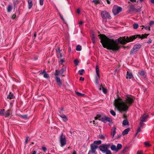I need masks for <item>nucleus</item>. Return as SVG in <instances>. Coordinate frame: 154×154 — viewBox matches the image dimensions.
Listing matches in <instances>:
<instances>
[{
	"label": "nucleus",
	"instance_id": "603ef678",
	"mask_svg": "<svg viewBox=\"0 0 154 154\" xmlns=\"http://www.w3.org/2000/svg\"><path fill=\"white\" fill-rule=\"evenodd\" d=\"M16 15L15 14H13L11 18L12 19H14L16 18Z\"/></svg>",
	"mask_w": 154,
	"mask_h": 154
},
{
	"label": "nucleus",
	"instance_id": "412c9836",
	"mask_svg": "<svg viewBox=\"0 0 154 154\" xmlns=\"http://www.w3.org/2000/svg\"><path fill=\"white\" fill-rule=\"evenodd\" d=\"M129 10L131 11H137V10L134 8V5H132L129 6Z\"/></svg>",
	"mask_w": 154,
	"mask_h": 154
},
{
	"label": "nucleus",
	"instance_id": "0eeeda50",
	"mask_svg": "<svg viewBox=\"0 0 154 154\" xmlns=\"http://www.w3.org/2000/svg\"><path fill=\"white\" fill-rule=\"evenodd\" d=\"M98 146L95 145L94 144H92L91 145L90 148L91 150L89 151L92 154L95 153L97 149L98 148Z\"/></svg>",
	"mask_w": 154,
	"mask_h": 154
},
{
	"label": "nucleus",
	"instance_id": "72a5a7b5",
	"mask_svg": "<svg viewBox=\"0 0 154 154\" xmlns=\"http://www.w3.org/2000/svg\"><path fill=\"white\" fill-rule=\"evenodd\" d=\"M66 69L64 68H62L60 70H59L60 73V74H62L64 71L66 70Z\"/></svg>",
	"mask_w": 154,
	"mask_h": 154
},
{
	"label": "nucleus",
	"instance_id": "aec40b11",
	"mask_svg": "<svg viewBox=\"0 0 154 154\" xmlns=\"http://www.w3.org/2000/svg\"><path fill=\"white\" fill-rule=\"evenodd\" d=\"M95 69L97 76L99 77H100L99 67L98 65L96 66Z\"/></svg>",
	"mask_w": 154,
	"mask_h": 154
},
{
	"label": "nucleus",
	"instance_id": "a19ab883",
	"mask_svg": "<svg viewBox=\"0 0 154 154\" xmlns=\"http://www.w3.org/2000/svg\"><path fill=\"white\" fill-rule=\"evenodd\" d=\"M79 61L77 59L74 60V63L76 66H77L79 64Z\"/></svg>",
	"mask_w": 154,
	"mask_h": 154
},
{
	"label": "nucleus",
	"instance_id": "dca6fc26",
	"mask_svg": "<svg viewBox=\"0 0 154 154\" xmlns=\"http://www.w3.org/2000/svg\"><path fill=\"white\" fill-rule=\"evenodd\" d=\"M130 130V129L129 128H127L122 133V134L123 136H124L126 134H128V132Z\"/></svg>",
	"mask_w": 154,
	"mask_h": 154
},
{
	"label": "nucleus",
	"instance_id": "bf43d9fd",
	"mask_svg": "<svg viewBox=\"0 0 154 154\" xmlns=\"http://www.w3.org/2000/svg\"><path fill=\"white\" fill-rule=\"evenodd\" d=\"M141 27H143L144 29L146 30H147L148 29V27L147 26H142Z\"/></svg>",
	"mask_w": 154,
	"mask_h": 154
},
{
	"label": "nucleus",
	"instance_id": "e2e57ef3",
	"mask_svg": "<svg viewBox=\"0 0 154 154\" xmlns=\"http://www.w3.org/2000/svg\"><path fill=\"white\" fill-rule=\"evenodd\" d=\"M76 12L78 14H79L80 13V9L79 8L78 9Z\"/></svg>",
	"mask_w": 154,
	"mask_h": 154
},
{
	"label": "nucleus",
	"instance_id": "393cba45",
	"mask_svg": "<svg viewBox=\"0 0 154 154\" xmlns=\"http://www.w3.org/2000/svg\"><path fill=\"white\" fill-rule=\"evenodd\" d=\"M12 9V7L11 5H9L7 8V11L8 12H10Z\"/></svg>",
	"mask_w": 154,
	"mask_h": 154
},
{
	"label": "nucleus",
	"instance_id": "8fccbe9b",
	"mask_svg": "<svg viewBox=\"0 0 154 154\" xmlns=\"http://www.w3.org/2000/svg\"><path fill=\"white\" fill-rule=\"evenodd\" d=\"M100 138L102 139H103L105 138L104 136L103 135H100Z\"/></svg>",
	"mask_w": 154,
	"mask_h": 154
},
{
	"label": "nucleus",
	"instance_id": "4468645a",
	"mask_svg": "<svg viewBox=\"0 0 154 154\" xmlns=\"http://www.w3.org/2000/svg\"><path fill=\"white\" fill-rule=\"evenodd\" d=\"M133 77L132 74L131 72L127 71V72L126 78L131 79Z\"/></svg>",
	"mask_w": 154,
	"mask_h": 154
},
{
	"label": "nucleus",
	"instance_id": "20e7f679",
	"mask_svg": "<svg viewBox=\"0 0 154 154\" xmlns=\"http://www.w3.org/2000/svg\"><path fill=\"white\" fill-rule=\"evenodd\" d=\"M59 140L60 143V146L63 147L66 144V139L65 136L62 133L60 137Z\"/></svg>",
	"mask_w": 154,
	"mask_h": 154
},
{
	"label": "nucleus",
	"instance_id": "c85d7f7f",
	"mask_svg": "<svg viewBox=\"0 0 154 154\" xmlns=\"http://www.w3.org/2000/svg\"><path fill=\"white\" fill-rule=\"evenodd\" d=\"M135 50L133 48V49L131 50L130 53V54H134L135 53H136L137 51V50Z\"/></svg>",
	"mask_w": 154,
	"mask_h": 154
},
{
	"label": "nucleus",
	"instance_id": "338daca9",
	"mask_svg": "<svg viewBox=\"0 0 154 154\" xmlns=\"http://www.w3.org/2000/svg\"><path fill=\"white\" fill-rule=\"evenodd\" d=\"M102 87H103V85L102 84H101L100 85V87L99 88V89L100 90H101L102 89Z\"/></svg>",
	"mask_w": 154,
	"mask_h": 154
},
{
	"label": "nucleus",
	"instance_id": "473e14b6",
	"mask_svg": "<svg viewBox=\"0 0 154 154\" xmlns=\"http://www.w3.org/2000/svg\"><path fill=\"white\" fill-rule=\"evenodd\" d=\"M138 25L136 23H134L133 25V27L134 29H137L138 28Z\"/></svg>",
	"mask_w": 154,
	"mask_h": 154
},
{
	"label": "nucleus",
	"instance_id": "58836bf2",
	"mask_svg": "<svg viewBox=\"0 0 154 154\" xmlns=\"http://www.w3.org/2000/svg\"><path fill=\"white\" fill-rule=\"evenodd\" d=\"M57 55H58V54L60 55V57H62V55L61 53H60V48H59L58 49V50L57 51Z\"/></svg>",
	"mask_w": 154,
	"mask_h": 154
},
{
	"label": "nucleus",
	"instance_id": "2eb2a0df",
	"mask_svg": "<svg viewBox=\"0 0 154 154\" xmlns=\"http://www.w3.org/2000/svg\"><path fill=\"white\" fill-rule=\"evenodd\" d=\"M141 47V45L139 44H137V45H135L133 48L135 50H137V51Z\"/></svg>",
	"mask_w": 154,
	"mask_h": 154
},
{
	"label": "nucleus",
	"instance_id": "f257e3e1",
	"mask_svg": "<svg viewBox=\"0 0 154 154\" xmlns=\"http://www.w3.org/2000/svg\"><path fill=\"white\" fill-rule=\"evenodd\" d=\"M149 35V34L145 33L141 36L140 35H136L120 37L117 39L115 40L108 38L105 35L100 34L98 36L100 40V42L103 47L107 49L111 50L114 51H118L120 48L119 46V44L125 45L127 43L133 41L137 38L141 39L146 38Z\"/></svg>",
	"mask_w": 154,
	"mask_h": 154
},
{
	"label": "nucleus",
	"instance_id": "864d4df0",
	"mask_svg": "<svg viewBox=\"0 0 154 154\" xmlns=\"http://www.w3.org/2000/svg\"><path fill=\"white\" fill-rule=\"evenodd\" d=\"M46 73V72L45 71V70H44L42 72L40 73V75H42L43 74H45Z\"/></svg>",
	"mask_w": 154,
	"mask_h": 154
},
{
	"label": "nucleus",
	"instance_id": "a18cd8bd",
	"mask_svg": "<svg viewBox=\"0 0 154 154\" xmlns=\"http://www.w3.org/2000/svg\"><path fill=\"white\" fill-rule=\"evenodd\" d=\"M112 120L110 118V119H109V121H108L109 122V126H111V125L112 123Z\"/></svg>",
	"mask_w": 154,
	"mask_h": 154
},
{
	"label": "nucleus",
	"instance_id": "2f4dec72",
	"mask_svg": "<svg viewBox=\"0 0 154 154\" xmlns=\"http://www.w3.org/2000/svg\"><path fill=\"white\" fill-rule=\"evenodd\" d=\"M75 93L78 96H84L85 95V94H83L80 93H79L77 91H75Z\"/></svg>",
	"mask_w": 154,
	"mask_h": 154
},
{
	"label": "nucleus",
	"instance_id": "680f3d73",
	"mask_svg": "<svg viewBox=\"0 0 154 154\" xmlns=\"http://www.w3.org/2000/svg\"><path fill=\"white\" fill-rule=\"evenodd\" d=\"M80 80L81 81H83L84 80V78L82 77H81L80 78Z\"/></svg>",
	"mask_w": 154,
	"mask_h": 154
},
{
	"label": "nucleus",
	"instance_id": "7c9ffc66",
	"mask_svg": "<svg viewBox=\"0 0 154 154\" xmlns=\"http://www.w3.org/2000/svg\"><path fill=\"white\" fill-rule=\"evenodd\" d=\"M82 50V47L79 45H78L76 47V50L78 51H80Z\"/></svg>",
	"mask_w": 154,
	"mask_h": 154
},
{
	"label": "nucleus",
	"instance_id": "c9c22d12",
	"mask_svg": "<svg viewBox=\"0 0 154 154\" xmlns=\"http://www.w3.org/2000/svg\"><path fill=\"white\" fill-rule=\"evenodd\" d=\"M56 72L54 74V75L55 76H57L59 74H60V72L59 71H58L57 70H55Z\"/></svg>",
	"mask_w": 154,
	"mask_h": 154
},
{
	"label": "nucleus",
	"instance_id": "4c0bfd02",
	"mask_svg": "<svg viewBox=\"0 0 154 154\" xmlns=\"http://www.w3.org/2000/svg\"><path fill=\"white\" fill-rule=\"evenodd\" d=\"M101 115H97L95 117L94 119L95 120L98 119L99 120V119L101 118Z\"/></svg>",
	"mask_w": 154,
	"mask_h": 154
},
{
	"label": "nucleus",
	"instance_id": "5fc2aeb1",
	"mask_svg": "<svg viewBox=\"0 0 154 154\" xmlns=\"http://www.w3.org/2000/svg\"><path fill=\"white\" fill-rule=\"evenodd\" d=\"M137 154H143L142 151H138L137 152Z\"/></svg>",
	"mask_w": 154,
	"mask_h": 154
},
{
	"label": "nucleus",
	"instance_id": "13d9d810",
	"mask_svg": "<svg viewBox=\"0 0 154 154\" xmlns=\"http://www.w3.org/2000/svg\"><path fill=\"white\" fill-rule=\"evenodd\" d=\"M29 138V137H28L26 138V139L25 140V144H26L27 143V142H28V139Z\"/></svg>",
	"mask_w": 154,
	"mask_h": 154
},
{
	"label": "nucleus",
	"instance_id": "4d7b16f0",
	"mask_svg": "<svg viewBox=\"0 0 154 154\" xmlns=\"http://www.w3.org/2000/svg\"><path fill=\"white\" fill-rule=\"evenodd\" d=\"M154 23V22L153 21H150V23H149V25L150 26H151Z\"/></svg>",
	"mask_w": 154,
	"mask_h": 154
},
{
	"label": "nucleus",
	"instance_id": "6e6552de",
	"mask_svg": "<svg viewBox=\"0 0 154 154\" xmlns=\"http://www.w3.org/2000/svg\"><path fill=\"white\" fill-rule=\"evenodd\" d=\"M110 119V118L106 116H104L101 118L99 119V120L100 121L104 123H106V122L109 121V119Z\"/></svg>",
	"mask_w": 154,
	"mask_h": 154
},
{
	"label": "nucleus",
	"instance_id": "a211bd4d",
	"mask_svg": "<svg viewBox=\"0 0 154 154\" xmlns=\"http://www.w3.org/2000/svg\"><path fill=\"white\" fill-rule=\"evenodd\" d=\"M28 8L29 9H30L32 7L33 5L32 2L31 0H28Z\"/></svg>",
	"mask_w": 154,
	"mask_h": 154
},
{
	"label": "nucleus",
	"instance_id": "f3484780",
	"mask_svg": "<svg viewBox=\"0 0 154 154\" xmlns=\"http://www.w3.org/2000/svg\"><path fill=\"white\" fill-rule=\"evenodd\" d=\"M60 116L62 118L63 121L66 122L67 121V119L65 115L61 114Z\"/></svg>",
	"mask_w": 154,
	"mask_h": 154
},
{
	"label": "nucleus",
	"instance_id": "ddd939ff",
	"mask_svg": "<svg viewBox=\"0 0 154 154\" xmlns=\"http://www.w3.org/2000/svg\"><path fill=\"white\" fill-rule=\"evenodd\" d=\"M149 117L148 115H145L144 114L142 116H141L140 117V119H141V120H144V122H145L146 121L145 120L148 118Z\"/></svg>",
	"mask_w": 154,
	"mask_h": 154
},
{
	"label": "nucleus",
	"instance_id": "09e8293b",
	"mask_svg": "<svg viewBox=\"0 0 154 154\" xmlns=\"http://www.w3.org/2000/svg\"><path fill=\"white\" fill-rule=\"evenodd\" d=\"M44 0H39L40 4L41 5H43Z\"/></svg>",
	"mask_w": 154,
	"mask_h": 154
},
{
	"label": "nucleus",
	"instance_id": "ea45409f",
	"mask_svg": "<svg viewBox=\"0 0 154 154\" xmlns=\"http://www.w3.org/2000/svg\"><path fill=\"white\" fill-rule=\"evenodd\" d=\"M4 111L5 109H0V115H4Z\"/></svg>",
	"mask_w": 154,
	"mask_h": 154
},
{
	"label": "nucleus",
	"instance_id": "bb28decb",
	"mask_svg": "<svg viewBox=\"0 0 154 154\" xmlns=\"http://www.w3.org/2000/svg\"><path fill=\"white\" fill-rule=\"evenodd\" d=\"M144 144H145V146L146 147H149L151 146V144L149 143V141H145L144 143Z\"/></svg>",
	"mask_w": 154,
	"mask_h": 154
},
{
	"label": "nucleus",
	"instance_id": "f8f14e48",
	"mask_svg": "<svg viewBox=\"0 0 154 154\" xmlns=\"http://www.w3.org/2000/svg\"><path fill=\"white\" fill-rule=\"evenodd\" d=\"M111 133L112 135V138H113L114 135L116 133V128L115 127H114L112 128Z\"/></svg>",
	"mask_w": 154,
	"mask_h": 154
},
{
	"label": "nucleus",
	"instance_id": "49530a36",
	"mask_svg": "<svg viewBox=\"0 0 154 154\" xmlns=\"http://www.w3.org/2000/svg\"><path fill=\"white\" fill-rule=\"evenodd\" d=\"M105 152H106V154H112V153L111 151L108 149Z\"/></svg>",
	"mask_w": 154,
	"mask_h": 154
},
{
	"label": "nucleus",
	"instance_id": "e433bc0d",
	"mask_svg": "<svg viewBox=\"0 0 154 154\" xmlns=\"http://www.w3.org/2000/svg\"><path fill=\"white\" fill-rule=\"evenodd\" d=\"M84 72L85 70L84 69H82L79 71V74L81 75H83V72Z\"/></svg>",
	"mask_w": 154,
	"mask_h": 154
},
{
	"label": "nucleus",
	"instance_id": "7ed1b4c3",
	"mask_svg": "<svg viewBox=\"0 0 154 154\" xmlns=\"http://www.w3.org/2000/svg\"><path fill=\"white\" fill-rule=\"evenodd\" d=\"M122 11V8L117 5H114L112 8V12L114 15H116L119 14Z\"/></svg>",
	"mask_w": 154,
	"mask_h": 154
},
{
	"label": "nucleus",
	"instance_id": "a878e982",
	"mask_svg": "<svg viewBox=\"0 0 154 154\" xmlns=\"http://www.w3.org/2000/svg\"><path fill=\"white\" fill-rule=\"evenodd\" d=\"M111 149L112 151H116L117 152L116 146L115 145H113L111 146Z\"/></svg>",
	"mask_w": 154,
	"mask_h": 154
},
{
	"label": "nucleus",
	"instance_id": "79ce46f5",
	"mask_svg": "<svg viewBox=\"0 0 154 154\" xmlns=\"http://www.w3.org/2000/svg\"><path fill=\"white\" fill-rule=\"evenodd\" d=\"M128 146H126L124 149H123L121 152L122 153H124L126 152L127 151V150L128 149Z\"/></svg>",
	"mask_w": 154,
	"mask_h": 154
},
{
	"label": "nucleus",
	"instance_id": "9b49d317",
	"mask_svg": "<svg viewBox=\"0 0 154 154\" xmlns=\"http://www.w3.org/2000/svg\"><path fill=\"white\" fill-rule=\"evenodd\" d=\"M14 96L13 94L11 92L9 93L8 95H7V98L11 100L12 99L14 98Z\"/></svg>",
	"mask_w": 154,
	"mask_h": 154
},
{
	"label": "nucleus",
	"instance_id": "0e129e2a",
	"mask_svg": "<svg viewBox=\"0 0 154 154\" xmlns=\"http://www.w3.org/2000/svg\"><path fill=\"white\" fill-rule=\"evenodd\" d=\"M22 116L23 118H25L27 117V115H23Z\"/></svg>",
	"mask_w": 154,
	"mask_h": 154
},
{
	"label": "nucleus",
	"instance_id": "de8ad7c7",
	"mask_svg": "<svg viewBox=\"0 0 154 154\" xmlns=\"http://www.w3.org/2000/svg\"><path fill=\"white\" fill-rule=\"evenodd\" d=\"M143 122H144V120H141V121L140 122V127H142L143 126L142 124Z\"/></svg>",
	"mask_w": 154,
	"mask_h": 154
},
{
	"label": "nucleus",
	"instance_id": "3c124183",
	"mask_svg": "<svg viewBox=\"0 0 154 154\" xmlns=\"http://www.w3.org/2000/svg\"><path fill=\"white\" fill-rule=\"evenodd\" d=\"M141 127H139L137 129V132L138 133H139V132H140V131H141Z\"/></svg>",
	"mask_w": 154,
	"mask_h": 154
},
{
	"label": "nucleus",
	"instance_id": "774afa93",
	"mask_svg": "<svg viewBox=\"0 0 154 154\" xmlns=\"http://www.w3.org/2000/svg\"><path fill=\"white\" fill-rule=\"evenodd\" d=\"M106 1L108 4H109L110 3V2L109 0H106Z\"/></svg>",
	"mask_w": 154,
	"mask_h": 154
},
{
	"label": "nucleus",
	"instance_id": "69168bd1",
	"mask_svg": "<svg viewBox=\"0 0 154 154\" xmlns=\"http://www.w3.org/2000/svg\"><path fill=\"white\" fill-rule=\"evenodd\" d=\"M91 39H95V37L94 36V34L92 35L91 36Z\"/></svg>",
	"mask_w": 154,
	"mask_h": 154
},
{
	"label": "nucleus",
	"instance_id": "b1692460",
	"mask_svg": "<svg viewBox=\"0 0 154 154\" xmlns=\"http://www.w3.org/2000/svg\"><path fill=\"white\" fill-rule=\"evenodd\" d=\"M122 145L120 143H118L117 145L116 149L117 152H118L119 150L120 149L122 148Z\"/></svg>",
	"mask_w": 154,
	"mask_h": 154
},
{
	"label": "nucleus",
	"instance_id": "052dcab7",
	"mask_svg": "<svg viewBox=\"0 0 154 154\" xmlns=\"http://www.w3.org/2000/svg\"><path fill=\"white\" fill-rule=\"evenodd\" d=\"M152 42V40L150 39H149V40L147 42V43L149 44H150Z\"/></svg>",
	"mask_w": 154,
	"mask_h": 154
},
{
	"label": "nucleus",
	"instance_id": "f03ea898",
	"mask_svg": "<svg viewBox=\"0 0 154 154\" xmlns=\"http://www.w3.org/2000/svg\"><path fill=\"white\" fill-rule=\"evenodd\" d=\"M134 100L133 97L128 95L126 96L125 101H123L119 97L115 100L114 105L120 112H127L129 107L134 103Z\"/></svg>",
	"mask_w": 154,
	"mask_h": 154
},
{
	"label": "nucleus",
	"instance_id": "cd10ccee",
	"mask_svg": "<svg viewBox=\"0 0 154 154\" xmlns=\"http://www.w3.org/2000/svg\"><path fill=\"white\" fill-rule=\"evenodd\" d=\"M101 141L100 140H99L98 141H95L94 142V144H96L97 145H100L101 144Z\"/></svg>",
	"mask_w": 154,
	"mask_h": 154
},
{
	"label": "nucleus",
	"instance_id": "6ab92c4d",
	"mask_svg": "<svg viewBox=\"0 0 154 154\" xmlns=\"http://www.w3.org/2000/svg\"><path fill=\"white\" fill-rule=\"evenodd\" d=\"M11 110L10 109H8L4 115L5 116V117H8L11 114Z\"/></svg>",
	"mask_w": 154,
	"mask_h": 154
},
{
	"label": "nucleus",
	"instance_id": "f704fd0d",
	"mask_svg": "<svg viewBox=\"0 0 154 154\" xmlns=\"http://www.w3.org/2000/svg\"><path fill=\"white\" fill-rule=\"evenodd\" d=\"M110 113L113 116H115L116 115V112L112 110H110Z\"/></svg>",
	"mask_w": 154,
	"mask_h": 154
},
{
	"label": "nucleus",
	"instance_id": "39448f33",
	"mask_svg": "<svg viewBox=\"0 0 154 154\" xmlns=\"http://www.w3.org/2000/svg\"><path fill=\"white\" fill-rule=\"evenodd\" d=\"M101 16L103 19H110L111 18L110 14L106 11L101 12Z\"/></svg>",
	"mask_w": 154,
	"mask_h": 154
},
{
	"label": "nucleus",
	"instance_id": "5701e85b",
	"mask_svg": "<svg viewBox=\"0 0 154 154\" xmlns=\"http://www.w3.org/2000/svg\"><path fill=\"white\" fill-rule=\"evenodd\" d=\"M129 124V122L127 119L124 120L122 122V125L123 126Z\"/></svg>",
	"mask_w": 154,
	"mask_h": 154
},
{
	"label": "nucleus",
	"instance_id": "c756f323",
	"mask_svg": "<svg viewBox=\"0 0 154 154\" xmlns=\"http://www.w3.org/2000/svg\"><path fill=\"white\" fill-rule=\"evenodd\" d=\"M95 4L97 5L100 3V1L99 0H94L92 1Z\"/></svg>",
	"mask_w": 154,
	"mask_h": 154
},
{
	"label": "nucleus",
	"instance_id": "423d86ee",
	"mask_svg": "<svg viewBox=\"0 0 154 154\" xmlns=\"http://www.w3.org/2000/svg\"><path fill=\"white\" fill-rule=\"evenodd\" d=\"M110 146L109 144H102L99 146V148L100 151L103 152H105L110 147Z\"/></svg>",
	"mask_w": 154,
	"mask_h": 154
},
{
	"label": "nucleus",
	"instance_id": "4be33fe9",
	"mask_svg": "<svg viewBox=\"0 0 154 154\" xmlns=\"http://www.w3.org/2000/svg\"><path fill=\"white\" fill-rule=\"evenodd\" d=\"M99 80L100 77L97 76H95V80L94 82L96 85H98L99 84Z\"/></svg>",
	"mask_w": 154,
	"mask_h": 154
},
{
	"label": "nucleus",
	"instance_id": "c03bdc74",
	"mask_svg": "<svg viewBox=\"0 0 154 154\" xmlns=\"http://www.w3.org/2000/svg\"><path fill=\"white\" fill-rule=\"evenodd\" d=\"M102 89L103 92L104 94H106L107 93V90L106 88H104L103 87H102Z\"/></svg>",
	"mask_w": 154,
	"mask_h": 154
},
{
	"label": "nucleus",
	"instance_id": "1a4fd4ad",
	"mask_svg": "<svg viewBox=\"0 0 154 154\" xmlns=\"http://www.w3.org/2000/svg\"><path fill=\"white\" fill-rule=\"evenodd\" d=\"M138 75L142 78H146V74L145 72L143 71H139L138 72Z\"/></svg>",
	"mask_w": 154,
	"mask_h": 154
},
{
	"label": "nucleus",
	"instance_id": "9d476101",
	"mask_svg": "<svg viewBox=\"0 0 154 154\" xmlns=\"http://www.w3.org/2000/svg\"><path fill=\"white\" fill-rule=\"evenodd\" d=\"M55 79L57 85L60 86H61L62 85V83L60 78L58 76H57L55 78Z\"/></svg>",
	"mask_w": 154,
	"mask_h": 154
},
{
	"label": "nucleus",
	"instance_id": "6e6d98bb",
	"mask_svg": "<svg viewBox=\"0 0 154 154\" xmlns=\"http://www.w3.org/2000/svg\"><path fill=\"white\" fill-rule=\"evenodd\" d=\"M42 150L44 151V152H45L46 150H47L46 148L45 147H43L42 148Z\"/></svg>",
	"mask_w": 154,
	"mask_h": 154
},
{
	"label": "nucleus",
	"instance_id": "37998d69",
	"mask_svg": "<svg viewBox=\"0 0 154 154\" xmlns=\"http://www.w3.org/2000/svg\"><path fill=\"white\" fill-rule=\"evenodd\" d=\"M44 77L45 78L48 79L49 77V76L48 74L47 73H46L44 75Z\"/></svg>",
	"mask_w": 154,
	"mask_h": 154
}]
</instances>
